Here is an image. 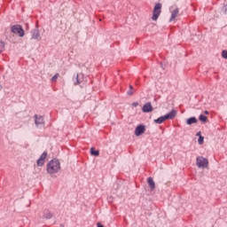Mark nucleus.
<instances>
[{"label": "nucleus", "instance_id": "f257e3e1", "mask_svg": "<svg viewBox=\"0 0 227 227\" xmlns=\"http://www.w3.org/2000/svg\"><path fill=\"white\" fill-rule=\"evenodd\" d=\"M59 169H61V165L59 164V160L53 159L48 163L47 171L51 175H54V173H58Z\"/></svg>", "mask_w": 227, "mask_h": 227}, {"label": "nucleus", "instance_id": "f03ea898", "mask_svg": "<svg viewBox=\"0 0 227 227\" xmlns=\"http://www.w3.org/2000/svg\"><path fill=\"white\" fill-rule=\"evenodd\" d=\"M162 12V4H156L153 11V16L152 20H157L159 17H160V12Z\"/></svg>", "mask_w": 227, "mask_h": 227}, {"label": "nucleus", "instance_id": "7ed1b4c3", "mask_svg": "<svg viewBox=\"0 0 227 227\" xmlns=\"http://www.w3.org/2000/svg\"><path fill=\"white\" fill-rule=\"evenodd\" d=\"M196 164L198 168L205 169V168H208V160L203 156H199L196 159Z\"/></svg>", "mask_w": 227, "mask_h": 227}, {"label": "nucleus", "instance_id": "20e7f679", "mask_svg": "<svg viewBox=\"0 0 227 227\" xmlns=\"http://www.w3.org/2000/svg\"><path fill=\"white\" fill-rule=\"evenodd\" d=\"M12 33L14 35H19V36H24V29H22V27L20 25H14L11 27Z\"/></svg>", "mask_w": 227, "mask_h": 227}, {"label": "nucleus", "instance_id": "39448f33", "mask_svg": "<svg viewBox=\"0 0 227 227\" xmlns=\"http://www.w3.org/2000/svg\"><path fill=\"white\" fill-rule=\"evenodd\" d=\"M45 159H47V153L46 152L43 153V154L37 160L36 165L39 166V167L43 166V164H45Z\"/></svg>", "mask_w": 227, "mask_h": 227}, {"label": "nucleus", "instance_id": "423d86ee", "mask_svg": "<svg viewBox=\"0 0 227 227\" xmlns=\"http://www.w3.org/2000/svg\"><path fill=\"white\" fill-rule=\"evenodd\" d=\"M35 123L36 127H40V125H45V121H43V117L41 115H35Z\"/></svg>", "mask_w": 227, "mask_h": 227}, {"label": "nucleus", "instance_id": "0eeeda50", "mask_svg": "<svg viewBox=\"0 0 227 227\" xmlns=\"http://www.w3.org/2000/svg\"><path fill=\"white\" fill-rule=\"evenodd\" d=\"M146 130L145 125H138L135 129L136 136H143V133Z\"/></svg>", "mask_w": 227, "mask_h": 227}, {"label": "nucleus", "instance_id": "6e6552de", "mask_svg": "<svg viewBox=\"0 0 227 227\" xmlns=\"http://www.w3.org/2000/svg\"><path fill=\"white\" fill-rule=\"evenodd\" d=\"M143 113H152L153 111V106H152V103H146L144 105L142 108Z\"/></svg>", "mask_w": 227, "mask_h": 227}, {"label": "nucleus", "instance_id": "1a4fd4ad", "mask_svg": "<svg viewBox=\"0 0 227 227\" xmlns=\"http://www.w3.org/2000/svg\"><path fill=\"white\" fill-rule=\"evenodd\" d=\"M176 110H172L168 114H165L166 120H175L176 118Z\"/></svg>", "mask_w": 227, "mask_h": 227}, {"label": "nucleus", "instance_id": "9d476101", "mask_svg": "<svg viewBox=\"0 0 227 227\" xmlns=\"http://www.w3.org/2000/svg\"><path fill=\"white\" fill-rule=\"evenodd\" d=\"M179 12L180 11L178 10V8H176L174 11L171 12V17H170L169 22H173V20H175V19L178 17Z\"/></svg>", "mask_w": 227, "mask_h": 227}, {"label": "nucleus", "instance_id": "9b49d317", "mask_svg": "<svg viewBox=\"0 0 227 227\" xmlns=\"http://www.w3.org/2000/svg\"><path fill=\"white\" fill-rule=\"evenodd\" d=\"M147 182H148V185H149L151 191H153V189H155V182L153 181V178L149 177L147 179Z\"/></svg>", "mask_w": 227, "mask_h": 227}, {"label": "nucleus", "instance_id": "f8f14e48", "mask_svg": "<svg viewBox=\"0 0 227 227\" xmlns=\"http://www.w3.org/2000/svg\"><path fill=\"white\" fill-rule=\"evenodd\" d=\"M166 115L164 116H160L158 119L154 120V123H158L159 125H160V123H164V121H166Z\"/></svg>", "mask_w": 227, "mask_h": 227}, {"label": "nucleus", "instance_id": "ddd939ff", "mask_svg": "<svg viewBox=\"0 0 227 227\" xmlns=\"http://www.w3.org/2000/svg\"><path fill=\"white\" fill-rule=\"evenodd\" d=\"M32 38H34V40H38V38H40V32H38L37 29L32 31Z\"/></svg>", "mask_w": 227, "mask_h": 227}, {"label": "nucleus", "instance_id": "4468645a", "mask_svg": "<svg viewBox=\"0 0 227 227\" xmlns=\"http://www.w3.org/2000/svg\"><path fill=\"white\" fill-rule=\"evenodd\" d=\"M187 125H192V123H198L196 117H191L186 121Z\"/></svg>", "mask_w": 227, "mask_h": 227}, {"label": "nucleus", "instance_id": "2eb2a0df", "mask_svg": "<svg viewBox=\"0 0 227 227\" xmlns=\"http://www.w3.org/2000/svg\"><path fill=\"white\" fill-rule=\"evenodd\" d=\"M90 154L94 155L95 157H98V155L100 154V153L98 151H95V148H90Z\"/></svg>", "mask_w": 227, "mask_h": 227}, {"label": "nucleus", "instance_id": "dca6fc26", "mask_svg": "<svg viewBox=\"0 0 227 227\" xmlns=\"http://www.w3.org/2000/svg\"><path fill=\"white\" fill-rule=\"evenodd\" d=\"M200 121H203V123H207L208 118L203 114H200V117H199Z\"/></svg>", "mask_w": 227, "mask_h": 227}, {"label": "nucleus", "instance_id": "f3484780", "mask_svg": "<svg viewBox=\"0 0 227 227\" xmlns=\"http://www.w3.org/2000/svg\"><path fill=\"white\" fill-rule=\"evenodd\" d=\"M44 217H45L46 219H51V217H52V214H51V212H49V211H46V212L44 213Z\"/></svg>", "mask_w": 227, "mask_h": 227}, {"label": "nucleus", "instance_id": "a211bd4d", "mask_svg": "<svg viewBox=\"0 0 227 227\" xmlns=\"http://www.w3.org/2000/svg\"><path fill=\"white\" fill-rule=\"evenodd\" d=\"M59 77V74H56L52 78H51V82H56V81H58V78Z\"/></svg>", "mask_w": 227, "mask_h": 227}, {"label": "nucleus", "instance_id": "6ab92c4d", "mask_svg": "<svg viewBox=\"0 0 227 227\" xmlns=\"http://www.w3.org/2000/svg\"><path fill=\"white\" fill-rule=\"evenodd\" d=\"M204 139L205 137H203L202 136L199 137V140H198L199 145H203Z\"/></svg>", "mask_w": 227, "mask_h": 227}, {"label": "nucleus", "instance_id": "aec40b11", "mask_svg": "<svg viewBox=\"0 0 227 227\" xmlns=\"http://www.w3.org/2000/svg\"><path fill=\"white\" fill-rule=\"evenodd\" d=\"M4 51V43L0 42V52H3Z\"/></svg>", "mask_w": 227, "mask_h": 227}, {"label": "nucleus", "instance_id": "412c9836", "mask_svg": "<svg viewBox=\"0 0 227 227\" xmlns=\"http://www.w3.org/2000/svg\"><path fill=\"white\" fill-rule=\"evenodd\" d=\"M222 56L224 59H227V51H223Z\"/></svg>", "mask_w": 227, "mask_h": 227}, {"label": "nucleus", "instance_id": "4be33fe9", "mask_svg": "<svg viewBox=\"0 0 227 227\" xmlns=\"http://www.w3.org/2000/svg\"><path fill=\"white\" fill-rule=\"evenodd\" d=\"M75 85L79 84V74L76 75V82H74Z\"/></svg>", "mask_w": 227, "mask_h": 227}, {"label": "nucleus", "instance_id": "5701e85b", "mask_svg": "<svg viewBox=\"0 0 227 227\" xmlns=\"http://www.w3.org/2000/svg\"><path fill=\"white\" fill-rule=\"evenodd\" d=\"M133 107H137V106H139V104L137 102H135L132 104Z\"/></svg>", "mask_w": 227, "mask_h": 227}, {"label": "nucleus", "instance_id": "b1692460", "mask_svg": "<svg viewBox=\"0 0 227 227\" xmlns=\"http://www.w3.org/2000/svg\"><path fill=\"white\" fill-rule=\"evenodd\" d=\"M197 136H198L199 137H200V136H201V131H199V132L197 133Z\"/></svg>", "mask_w": 227, "mask_h": 227}, {"label": "nucleus", "instance_id": "393cba45", "mask_svg": "<svg viewBox=\"0 0 227 227\" xmlns=\"http://www.w3.org/2000/svg\"><path fill=\"white\" fill-rule=\"evenodd\" d=\"M98 227H104V225H102L100 223H98Z\"/></svg>", "mask_w": 227, "mask_h": 227}, {"label": "nucleus", "instance_id": "a878e982", "mask_svg": "<svg viewBox=\"0 0 227 227\" xmlns=\"http://www.w3.org/2000/svg\"><path fill=\"white\" fill-rule=\"evenodd\" d=\"M205 114H208V111H205Z\"/></svg>", "mask_w": 227, "mask_h": 227}, {"label": "nucleus", "instance_id": "bb28decb", "mask_svg": "<svg viewBox=\"0 0 227 227\" xmlns=\"http://www.w3.org/2000/svg\"><path fill=\"white\" fill-rule=\"evenodd\" d=\"M130 90H132V85L129 86Z\"/></svg>", "mask_w": 227, "mask_h": 227}, {"label": "nucleus", "instance_id": "cd10ccee", "mask_svg": "<svg viewBox=\"0 0 227 227\" xmlns=\"http://www.w3.org/2000/svg\"><path fill=\"white\" fill-rule=\"evenodd\" d=\"M3 87L0 85V90L2 89Z\"/></svg>", "mask_w": 227, "mask_h": 227}]
</instances>
